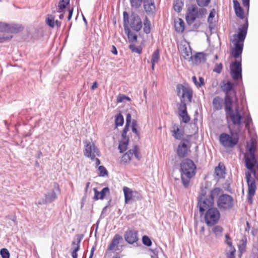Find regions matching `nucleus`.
Here are the masks:
<instances>
[{"label":"nucleus","mask_w":258,"mask_h":258,"mask_svg":"<svg viewBox=\"0 0 258 258\" xmlns=\"http://www.w3.org/2000/svg\"><path fill=\"white\" fill-rule=\"evenodd\" d=\"M130 17L127 12L124 11L123 13V27L124 28L129 27L128 25L130 22L129 21Z\"/></svg>","instance_id":"nucleus-42"},{"label":"nucleus","mask_w":258,"mask_h":258,"mask_svg":"<svg viewBox=\"0 0 258 258\" xmlns=\"http://www.w3.org/2000/svg\"><path fill=\"white\" fill-rule=\"evenodd\" d=\"M98 170L99 171L98 176L100 177H104L108 176V172L106 168L103 166L100 165L98 167Z\"/></svg>","instance_id":"nucleus-41"},{"label":"nucleus","mask_w":258,"mask_h":258,"mask_svg":"<svg viewBox=\"0 0 258 258\" xmlns=\"http://www.w3.org/2000/svg\"><path fill=\"white\" fill-rule=\"evenodd\" d=\"M8 23L0 22V32L8 33Z\"/></svg>","instance_id":"nucleus-49"},{"label":"nucleus","mask_w":258,"mask_h":258,"mask_svg":"<svg viewBox=\"0 0 258 258\" xmlns=\"http://www.w3.org/2000/svg\"><path fill=\"white\" fill-rule=\"evenodd\" d=\"M160 58V51L158 48L156 49L152 55L151 62L157 63Z\"/></svg>","instance_id":"nucleus-39"},{"label":"nucleus","mask_w":258,"mask_h":258,"mask_svg":"<svg viewBox=\"0 0 258 258\" xmlns=\"http://www.w3.org/2000/svg\"><path fill=\"white\" fill-rule=\"evenodd\" d=\"M94 191V198L93 199L95 200H98L99 199H100L99 198V195H100V192L99 191H98L97 189L96 188H94L93 189Z\"/></svg>","instance_id":"nucleus-62"},{"label":"nucleus","mask_w":258,"mask_h":258,"mask_svg":"<svg viewBox=\"0 0 258 258\" xmlns=\"http://www.w3.org/2000/svg\"><path fill=\"white\" fill-rule=\"evenodd\" d=\"M46 24L51 28L54 27V17L51 15H48L46 19Z\"/></svg>","instance_id":"nucleus-43"},{"label":"nucleus","mask_w":258,"mask_h":258,"mask_svg":"<svg viewBox=\"0 0 258 258\" xmlns=\"http://www.w3.org/2000/svg\"><path fill=\"white\" fill-rule=\"evenodd\" d=\"M0 254L2 258H10V252L9 250L5 248H3L0 250Z\"/></svg>","instance_id":"nucleus-54"},{"label":"nucleus","mask_w":258,"mask_h":258,"mask_svg":"<svg viewBox=\"0 0 258 258\" xmlns=\"http://www.w3.org/2000/svg\"><path fill=\"white\" fill-rule=\"evenodd\" d=\"M124 238L125 241L130 244L137 242L139 240L138 231L128 229L124 234Z\"/></svg>","instance_id":"nucleus-15"},{"label":"nucleus","mask_w":258,"mask_h":258,"mask_svg":"<svg viewBox=\"0 0 258 258\" xmlns=\"http://www.w3.org/2000/svg\"><path fill=\"white\" fill-rule=\"evenodd\" d=\"M212 105L215 111L220 110L223 108V105L224 106V99L219 96H216L213 99Z\"/></svg>","instance_id":"nucleus-22"},{"label":"nucleus","mask_w":258,"mask_h":258,"mask_svg":"<svg viewBox=\"0 0 258 258\" xmlns=\"http://www.w3.org/2000/svg\"><path fill=\"white\" fill-rule=\"evenodd\" d=\"M225 238H226V243L227 244V245H228L230 247H232V242L231 241V239H230V237L229 236V235L228 234H226L225 235Z\"/></svg>","instance_id":"nucleus-64"},{"label":"nucleus","mask_w":258,"mask_h":258,"mask_svg":"<svg viewBox=\"0 0 258 258\" xmlns=\"http://www.w3.org/2000/svg\"><path fill=\"white\" fill-rule=\"evenodd\" d=\"M13 37L12 35H3L2 36L0 35V43H3L5 41L10 40Z\"/></svg>","instance_id":"nucleus-59"},{"label":"nucleus","mask_w":258,"mask_h":258,"mask_svg":"<svg viewBox=\"0 0 258 258\" xmlns=\"http://www.w3.org/2000/svg\"><path fill=\"white\" fill-rule=\"evenodd\" d=\"M57 198V195L54 189L51 190L45 194V199L48 204L52 203Z\"/></svg>","instance_id":"nucleus-27"},{"label":"nucleus","mask_w":258,"mask_h":258,"mask_svg":"<svg viewBox=\"0 0 258 258\" xmlns=\"http://www.w3.org/2000/svg\"><path fill=\"white\" fill-rule=\"evenodd\" d=\"M244 159L245 166L247 169L254 168L257 162L255 156H249L248 154L246 153L244 155Z\"/></svg>","instance_id":"nucleus-18"},{"label":"nucleus","mask_w":258,"mask_h":258,"mask_svg":"<svg viewBox=\"0 0 258 258\" xmlns=\"http://www.w3.org/2000/svg\"><path fill=\"white\" fill-rule=\"evenodd\" d=\"M226 117H229L234 125H240L242 123L243 117L239 113L238 109H233V103L224 105Z\"/></svg>","instance_id":"nucleus-7"},{"label":"nucleus","mask_w":258,"mask_h":258,"mask_svg":"<svg viewBox=\"0 0 258 258\" xmlns=\"http://www.w3.org/2000/svg\"><path fill=\"white\" fill-rule=\"evenodd\" d=\"M98 149L93 143L88 142L86 144L84 152L86 157L90 158L93 161L95 159V154L98 155Z\"/></svg>","instance_id":"nucleus-13"},{"label":"nucleus","mask_w":258,"mask_h":258,"mask_svg":"<svg viewBox=\"0 0 258 258\" xmlns=\"http://www.w3.org/2000/svg\"><path fill=\"white\" fill-rule=\"evenodd\" d=\"M124 30L130 42H134L137 40V35L132 32L129 27L124 28Z\"/></svg>","instance_id":"nucleus-29"},{"label":"nucleus","mask_w":258,"mask_h":258,"mask_svg":"<svg viewBox=\"0 0 258 258\" xmlns=\"http://www.w3.org/2000/svg\"><path fill=\"white\" fill-rule=\"evenodd\" d=\"M83 236H84L83 234H78L77 235V243L75 241L72 242V245H76V246L75 247L73 251H72V254H74V255H76V254H78L77 252L80 249V243L81 242L82 239H83Z\"/></svg>","instance_id":"nucleus-26"},{"label":"nucleus","mask_w":258,"mask_h":258,"mask_svg":"<svg viewBox=\"0 0 258 258\" xmlns=\"http://www.w3.org/2000/svg\"><path fill=\"white\" fill-rule=\"evenodd\" d=\"M178 115L182 118V122L183 123H187L190 121V117L188 115L187 112L185 113V114H179Z\"/></svg>","instance_id":"nucleus-52"},{"label":"nucleus","mask_w":258,"mask_h":258,"mask_svg":"<svg viewBox=\"0 0 258 258\" xmlns=\"http://www.w3.org/2000/svg\"><path fill=\"white\" fill-rule=\"evenodd\" d=\"M232 42L234 45V47L231 49V55L235 58L241 57L243 49L244 43L237 41H233V40Z\"/></svg>","instance_id":"nucleus-16"},{"label":"nucleus","mask_w":258,"mask_h":258,"mask_svg":"<svg viewBox=\"0 0 258 258\" xmlns=\"http://www.w3.org/2000/svg\"><path fill=\"white\" fill-rule=\"evenodd\" d=\"M134 155L133 149L129 150L122 157V161L125 163L130 161Z\"/></svg>","instance_id":"nucleus-37"},{"label":"nucleus","mask_w":258,"mask_h":258,"mask_svg":"<svg viewBox=\"0 0 258 258\" xmlns=\"http://www.w3.org/2000/svg\"><path fill=\"white\" fill-rule=\"evenodd\" d=\"M211 0H196L197 5L200 7H205L209 5Z\"/></svg>","instance_id":"nucleus-50"},{"label":"nucleus","mask_w":258,"mask_h":258,"mask_svg":"<svg viewBox=\"0 0 258 258\" xmlns=\"http://www.w3.org/2000/svg\"><path fill=\"white\" fill-rule=\"evenodd\" d=\"M197 10V6L194 5L189 7L187 10L185 19L187 23L189 25H191L197 18H198Z\"/></svg>","instance_id":"nucleus-14"},{"label":"nucleus","mask_w":258,"mask_h":258,"mask_svg":"<svg viewBox=\"0 0 258 258\" xmlns=\"http://www.w3.org/2000/svg\"><path fill=\"white\" fill-rule=\"evenodd\" d=\"M24 27L19 24H9L8 33H18L23 31Z\"/></svg>","instance_id":"nucleus-24"},{"label":"nucleus","mask_w":258,"mask_h":258,"mask_svg":"<svg viewBox=\"0 0 258 258\" xmlns=\"http://www.w3.org/2000/svg\"><path fill=\"white\" fill-rule=\"evenodd\" d=\"M143 243L147 246H150L152 245V241L150 238L147 235H144L142 237Z\"/></svg>","instance_id":"nucleus-51"},{"label":"nucleus","mask_w":258,"mask_h":258,"mask_svg":"<svg viewBox=\"0 0 258 258\" xmlns=\"http://www.w3.org/2000/svg\"><path fill=\"white\" fill-rule=\"evenodd\" d=\"M230 73L231 78L234 82L240 81L242 82V64L241 60H235L232 62L230 66ZM236 82L233 83L230 81L226 82L223 81L221 86L222 91L225 93L224 105L233 103L232 99L229 94V92L232 91L234 94H236L234 88L237 85Z\"/></svg>","instance_id":"nucleus-1"},{"label":"nucleus","mask_w":258,"mask_h":258,"mask_svg":"<svg viewBox=\"0 0 258 258\" xmlns=\"http://www.w3.org/2000/svg\"><path fill=\"white\" fill-rule=\"evenodd\" d=\"M133 151H134V155H135L136 158L139 160L141 159V156L140 155V153L138 151V146L135 145L133 147Z\"/></svg>","instance_id":"nucleus-57"},{"label":"nucleus","mask_w":258,"mask_h":258,"mask_svg":"<svg viewBox=\"0 0 258 258\" xmlns=\"http://www.w3.org/2000/svg\"><path fill=\"white\" fill-rule=\"evenodd\" d=\"M207 59V55L203 52H197L192 57L191 61H192L193 63L199 65L201 63H204L206 62Z\"/></svg>","instance_id":"nucleus-20"},{"label":"nucleus","mask_w":258,"mask_h":258,"mask_svg":"<svg viewBox=\"0 0 258 258\" xmlns=\"http://www.w3.org/2000/svg\"><path fill=\"white\" fill-rule=\"evenodd\" d=\"M206 192L204 189L201 190L200 195L198 198V207L201 216L204 215V212L211 208H213L214 200L208 196H206Z\"/></svg>","instance_id":"nucleus-5"},{"label":"nucleus","mask_w":258,"mask_h":258,"mask_svg":"<svg viewBox=\"0 0 258 258\" xmlns=\"http://www.w3.org/2000/svg\"><path fill=\"white\" fill-rule=\"evenodd\" d=\"M123 191L124 195V201L125 203H128L132 199L133 191L128 187L124 186L123 188Z\"/></svg>","instance_id":"nucleus-30"},{"label":"nucleus","mask_w":258,"mask_h":258,"mask_svg":"<svg viewBox=\"0 0 258 258\" xmlns=\"http://www.w3.org/2000/svg\"><path fill=\"white\" fill-rule=\"evenodd\" d=\"M216 14V11L215 9H212L209 14V17L208 18L207 21L208 22L211 24L212 23L213 18L215 17Z\"/></svg>","instance_id":"nucleus-56"},{"label":"nucleus","mask_w":258,"mask_h":258,"mask_svg":"<svg viewBox=\"0 0 258 258\" xmlns=\"http://www.w3.org/2000/svg\"><path fill=\"white\" fill-rule=\"evenodd\" d=\"M235 249L234 247H231V251L227 254V258H235Z\"/></svg>","instance_id":"nucleus-60"},{"label":"nucleus","mask_w":258,"mask_h":258,"mask_svg":"<svg viewBox=\"0 0 258 258\" xmlns=\"http://www.w3.org/2000/svg\"><path fill=\"white\" fill-rule=\"evenodd\" d=\"M171 132L172 133V136L176 140H181L182 141V139H186L183 138L184 135V131L180 130L178 125L175 123L172 124Z\"/></svg>","instance_id":"nucleus-19"},{"label":"nucleus","mask_w":258,"mask_h":258,"mask_svg":"<svg viewBox=\"0 0 258 258\" xmlns=\"http://www.w3.org/2000/svg\"><path fill=\"white\" fill-rule=\"evenodd\" d=\"M203 216H204V220L207 225L213 226L219 221L220 213L217 208L213 207L207 209Z\"/></svg>","instance_id":"nucleus-6"},{"label":"nucleus","mask_w":258,"mask_h":258,"mask_svg":"<svg viewBox=\"0 0 258 258\" xmlns=\"http://www.w3.org/2000/svg\"><path fill=\"white\" fill-rule=\"evenodd\" d=\"M132 121V116L130 113H127L126 117V124L130 125Z\"/></svg>","instance_id":"nucleus-63"},{"label":"nucleus","mask_w":258,"mask_h":258,"mask_svg":"<svg viewBox=\"0 0 258 258\" xmlns=\"http://www.w3.org/2000/svg\"><path fill=\"white\" fill-rule=\"evenodd\" d=\"M128 142L129 139H127L126 140V141H122L119 142L118 145V149L120 153H122L126 150Z\"/></svg>","instance_id":"nucleus-38"},{"label":"nucleus","mask_w":258,"mask_h":258,"mask_svg":"<svg viewBox=\"0 0 258 258\" xmlns=\"http://www.w3.org/2000/svg\"><path fill=\"white\" fill-rule=\"evenodd\" d=\"M130 49L133 52L141 54L142 52V49L141 47H136L134 44H130L128 46Z\"/></svg>","instance_id":"nucleus-46"},{"label":"nucleus","mask_w":258,"mask_h":258,"mask_svg":"<svg viewBox=\"0 0 258 258\" xmlns=\"http://www.w3.org/2000/svg\"><path fill=\"white\" fill-rule=\"evenodd\" d=\"M115 124L116 126H122L124 123V118L122 114L119 113L115 115Z\"/></svg>","instance_id":"nucleus-40"},{"label":"nucleus","mask_w":258,"mask_h":258,"mask_svg":"<svg viewBox=\"0 0 258 258\" xmlns=\"http://www.w3.org/2000/svg\"><path fill=\"white\" fill-rule=\"evenodd\" d=\"M144 32L147 34H148L151 32V22L147 16H145L144 22Z\"/></svg>","instance_id":"nucleus-32"},{"label":"nucleus","mask_w":258,"mask_h":258,"mask_svg":"<svg viewBox=\"0 0 258 258\" xmlns=\"http://www.w3.org/2000/svg\"><path fill=\"white\" fill-rule=\"evenodd\" d=\"M99 198L103 200L107 194H110V190L108 187L103 188L100 192Z\"/></svg>","instance_id":"nucleus-47"},{"label":"nucleus","mask_w":258,"mask_h":258,"mask_svg":"<svg viewBox=\"0 0 258 258\" xmlns=\"http://www.w3.org/2000/svg\"><path fill=\"white\" fill-rule=\"evenodd\" d=\"M256 147L254 144L252 142L248 148L249 151V156H255V151Z\"/></svg>","instance_id":"nucleus-55"},{"label":"nucleus","mask_w":258,"mask_h":258,"mask_svg":"<svg viewBox=\"0 0 258 258\" xmlns=\"http://www.w3.org/2000/svg\"><path fill=\"white\" fill-rule=\"evenodd\" d=\"M222 192L223 190L220 188H215L211 191L210 194L208 196L214 200V198L219 197Z\"/></svg>","instance_id":"nucleus-36"},{"label":"nucleus","mask_w":258,"mask_h":258,"mask_svg":"<svg viewBox=\"0 0 258 258\" xmlns=\"http://www.w3.org/2000/svg\"><path fill=\"white\" fill-rule=\"evenodd\" d=\"M191 136H188L186 139H182V141L178 144L176 153L179 158H184L187 156L190 148V138Z\"/></svg>","instance_id":"nucleus-10"},{"label":"nucleus","mask_w":258,"mask_h":258,"mask_svg":"<svg viewBox=\"0 0 258 258\" xmlns=\"http://www.w3.org/2000/svg\"><path fill=\"white\" fill-rule=\"evenodd\" d=\"M197 13L198 18H202L207 14V10L203 7L200 9L197 7Z\"/></svg>","instance_id":"nucleus-53"},{"label":"nucleus","mask_w":258,"mask_h":258,"mask_svg":"<svg viewBox=\"0 0 258 258\" xmlns=\"http://www.w3.org/2000/svg\"><path fill=\"white\" fill-rule=\"evenodd\" d=\"M242 2L243 6L246 8V15H248L249 9V0H242Z\"/></svg>","instance_id":"nucleus-61"},{"label":"nucleus","mask_w":258,"mask_h":258,"mask_svg":"<svg viewBox=\"0 0 258 258\" xmlns=\"http://www.w3.org/2000/svg\"><path fill=\"white\" fill-rule=\"evenodd\" d=\"M223 69V64L221 63L219 64H216L214 69H213V71L217 73L220 74Z\"/></svg>","instance_id":"nucleus-58"},{"label":"nucleus","mask_w":258,"mask_h":258,"mask_svg":"<svg viewBox=\"0 0 258 258\" xmlns=\"http://www.w3.org/2000/svg\"><path fill=\"white\" fill-rule=\"evenodd\" d=\"M181 53L182 56L185 59L187 60L188 61L191 60L192 55L191 49L189 46L188 47H183L181 51Z\"/></svg>","instance_id":"nucleus-25"},{"label":"nucleus","mask_w":258,"mask_h":258,"mask_svg":"<svg viewBox=\"0 0 258 258\" xmlns=\"http://www.w3.org/2000/svg\"><path fill=\"white\" fill-rule=\"evenodd\" d=\"M175 29L178 33H182L184 31V22L181 19L179 18L178 21L175 22Z\"/></svg>","instance_id":"nucleus-28"},{"label":"nucleus","mask_w":258,"mask_h":258,"mask_svg":"<svg viewBox=\"0 0 258 258\" xmlns=\"http://www.w3.org/2000/svg\"><path fill=\"white\" fill-rule=\"evenodd\" d=\"M244 123L245 124V128L247 130H249L250 124L252 123V120L251 117V115L249 113H248L246 117V118L244 120Z\"/></svg>","instance_id":"nucleus-44"},{"label":"nucleus","mask_w":258,"mask_h":258,"mask_svg":"<svg viewBox=\"0 0 258 258\" xmlns=\"http://www.w3.org/2000/svg\"><path fill=\"white\" fill-rule=\"evenodd\" d=\"M225 167L224 165H221L220 163L219 165L215 168V174L220 178H223L225 174Z\"/></svg>","instance_id":"nucleus-31"},{"label":"nucleus","mask_w":258,"mask_h":258,"mask_svg":"<svg viewBox=\"0 0 258 258\" xmlns=\"http://www.w3.org/2000/svg\"><path fill=\"white\" fill-rule=\"evenodd\" d=\"M217 205L220 210L230 209L233 206V199L228 194H221L218 198Z\"/></svg>","instance_id":"nucleus-9"},{"label":"nucleus","mask_w":258,"mask_h":258,"mask_svg":"<svg viewBox=\"0 0 258 258\" xmlns=\"http://www.w3.org/2000/svg\"><path fill=\"white\" fill-rule=\"evenodd\" d=\"M250 171L245 172L246 181L248 186L247 201L252 204L253 203V197H254L256 189L255 176L256 171L254 168L252 169H248Z\"/></svg>","instance_id":"nucleus-4"},{"label":"nucleus","mask_w":258,"mask_h":258,"mask_svg":"<svg viewBox=\"0 0 258 258\" xmlns=\"http://www.w3.org/2000/svg\"><path fill=\"white\" fill-rule=\"evenodd\" d=\"M69 3L70 0H60L58 3L57 12L60 13H62Z\"/></svg>","instance_id":"nucleus-33"},{"label":"nucleus","mask_w":258,"mask_h":258,"mask_svg":"<svg viewBox=\"0 0 258 258\" xmlns=\"http://www.w3.org/2000/svg\"><path fill=\"white\" fill-rule=\"evenodd\" d=\"M233 3L236 16L240 19H243L244 18V11L243 8L240 6L239 3L237 0H233Z\"/></svg>","instance_id":"nucleus-23"},{"label":"nucleus","mask_w":258,"mask_h":258,"mask_svg":"<svg viewBox=\"0 0 258 258\" xmlns=\"http://www.w3.org/2000/svg\"><path fill=\"white\" fill-rule=\"evenodd\" d=\"M223 231V228L220 226H215L213 228V232L214 233L216 237L221 235Z\"/></svg>","instance_id":"nucleus-45"},{"label":"nucleus","mask_w":258,"mask_h":258,"mask_svg":"<svg viewBox=\"0 0 258 258\" xmlns=\"http://www.w3.org/2000/svg\"><path fill=\"white\" fill-rule=\"evenodd\" d=\"M183 6L182 0H174L173 2L174 10L177 12H180Z\"/></svg>","instance_id":"nucleus-35"},{"label":"nucleus","mask_w":258,"mask_h":258,"mask_svg":"<svg viewBox=\"0 0 258 258\" xmlns=\"http://www.w3.org/2000/svg\"><path fill=\"white\" fill-rule=\"evenodd\" d=\"M122 240L123 239L121 236L118 234H116L112 239L110 244L108 246V250L112 251L113 250H117L118 244L120 241H122Z\"/></svg>","instance_id":"nucleus-21"},{"label":"nucleus","mask_w":258,"mask_h":258,"mask_svg":"<svg viewBox=\"0 0 258 258\" xmlns=\"http://www.w3.org/2000/svg\"><path fill=\"white\" fill-rule=\"evenodd\" d=\"M144 9L149 16L153 15L155 13L156 7L154 0H145Z\"/></svg>","instance_id":"nucleus-17"},{"label":"nucleus","mask_w":258,"mask_h":258,"mask_svg":"<svg viewBox=\"0 0 258 258\" xmlns=\"http://www.w3.org/2000/svg\"><path fill=\"white\" fill-rule=\"evenodd\" d=\"M219 141L221 145L225 148H233L238 143V135L237 133H231V135L222 133L219 136Z\"/></svg>","instance_id":"nucleus-8"},{"label":"nucleus","mask_w":258,"mask_h":258,"mask_svg":"<svg viewBox=\"0 0 258 258\" xmlns=\"http://www.w3.org/2000/svg\"><path fill=\"white\" fill-rule=\"evenodd\" d=\"M129 23L131 28L135 31H140L143 27V23L140 16L136 13H132L130 16Z\"/></svg>","instance_id":"nucleus-12"},{"label":"nucleus","mask_w":258,"mask_h":258,"mask_svg":"<svg viewBox=\"0 0 258 258\" xmlns=\"http://www.w3.org/2000/svg\"><path fill=\"white\" fill-rule=\"evenodd\" d=\"M248 28V22L247 18H246L244 23L240 25L237 29V33L233 35L232 40L233 41H239L243 42L246 38Z\"/></svg>","instance_id":"nucleus-11"},{"label":"nucleus","mask_w":258,"mask_h":258,"mask_svg":"<svg viewBox=\"0 0 258 258\" xmlns=\"http://www.w3.org/2000/svg\"><path fill=\"white\" fill-rule=\"evenodd\" d=\"M196 165L190 159H183L180 164L179 171L182 183L185 188L188 187L190 179L196 174Z\"/></svg>","instance_id":"nucleus-2"},{"label":"nucleus","mask_w":258,"mask_h":258,"mask_svg":"<svg viewBox=\"0 0 258 258\" xmlns=\"http://www.w3.org/2000/svg\"><path fill=\"white\" fill-rule=\"evenodd\" d=\"M129 1L132 8L137 10L141 7L145 0H129Z\"/></svg>","instance_id":"nucleus-34"},{"label":"nucleus","mask_w":258,"mask_h":258,"mask_svg":"<svg viewBox=\"0 0 258 258\" xmlns=\"http://www.w3.org/2000/svg\"><path fill=\"white\" fill-rule=\"evenodd\" d=\"M124 100H127L128 101H130L131 100V98L124 95V94H119L118 96H117V101L118 102H124Z\"/></svg>","instance_id":"nucleus-48"},{"label":"nucleus","mask_w":258,"mask_h":258,"mask_svg":"<svg viewBox=\"0 0 258 258\" xmlns=\"http://www.w3.org/2000/svg\"><path fill=\"white\" fill-rule=\"evenodd\" d=\"M177 95L180 98V103L177 105L178 114H185L187 111L185 98L188 102H191L193 91L191 88L186 87L182 84H178L176 87Z\"/></svg>","instance_id":"nucleus-3"}]
</instances>
